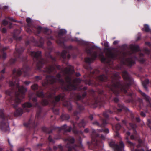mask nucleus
<instances>
[{
    "mask_svg": "<svg viewBox=\"0 0 151 151\" xmlns=\"http://www.w3.org/2000/svg\"><path fill=\"white\" fill-rule=\"evenodd\" d=\"M106 74H102L96 77H93V79L86 80V83L89 85L97 87L98 86L102 85V82H107L105 85V87L107 91L106 94L103 90L98 89L97 93L93 89L88 91V92L91 98L87 99L85 101L83 99L86 97L87 93L84 91L82 95L80 93L76 94L73 93L70 94L72 98L76 100L77 109L74 112L73 115L76 116V119L78 120L79 117L78 115L84 109L83 106L78 103L79 101L82 102L86 105L96 107L99 106L101 107L106 100L111 99L113 94L116 96L120 95L121 93L126 94L128 97L126 101L127 103H134L135 100L136 94L131 90H129L130 87L133 83V79L130 77L128 73L126 71L122 72V76L126 82H123L119 80L121 78L119 74L117 73L113 74L111 76L110 79L108 78V70H105Z\"/></svg>",
    "mask_w": 151,
    "mask_h": 151,
    "instance_id": "nucleus-1",
    "label": "nucleus"
},
{
    "mask_svg": "<svg viewBox=\"0 0 151 151\" xmlns=\"http://www.w3.org/2000/svg\"><path fill=\"white\" fill-rule=\"evenodd\" d=\"M30 70L29 66L26 64L23 65L22 69L19 68L17 70L14 69L13 70L12 80L10 81L9 82V86L12 87V89L6 90L5 93L6 103L11 104L15 109L24 98L25 93L27 91L25 88L23 86H19L18 77L22 73H24V76L27 75L28 73Z\"/></svg>",
    "mask_w": 151,
    "mask_h": 151,
    "instance_id": "nucleus-2",
    "label": "nucleus"
},
{
    "mask_svg": "<svg viewBox=\"0 0 151 151\" xmlns=\"http://www.w3.org/2000/svg\"><path fill=\"white\" fill-rule=\"evenodd\" d=\"M62 70L65 75H67L65 78L68 84H65L64 80L61 78V75L58 73L56 76V77L52 75H47L45 79L42 83L43 86L47 88L50 85L58 83L60 84L61 89L64 91L76 90L78 84L81 82V80L79 78H76L73 80V83H72V75L75 72L73 66L69 65Z\"/></svg>",
    "mask_w": 151,
    "mask_h": 151,
    "instance_id": "nucleus-3",
    "label": "nucleus"
},
{
    "mask_svg": "<svg viewBox=\"0 0 151 151\" xmlns=\"http://www.w3.org/2000/svg\"><path fill=\"white\" fill-rule=\"evenodd\" d=\"M71 123L73 126V128L71 126H68L66 124L61 126V127H54L53 128V129L56 131L57 132V134L55 137L54 139H63L66 143L65 147L67 149L66 151H72L73 150H76L78 146L76 144H74L75 139L73 137L69 136L66 138H63L62 134L60 133L61 130H63L65 133L67 132H70L72 130L73 132L75 134L79 135L78 142L80 143V146H82L81 144L82 139L80 135L83 136V132L81 131L78 130L76 126L79 127H84L86 125V122L83 119H82L79 123H75L73 121H72Z\"/></svg>",
    "mask_w": 151,
    "mask_h": 151,
    "instance_id": "nucleus-4",
    "label": "nucleus"
},
{
    "mask_svg": "<svg viewBox=\"0 0 151 151\" xmlns=\"http://www.w3.org/2000/svg\"><path fill=\"white\" fill-rule=\"evenodd\" d=\"M29 54L33 58V63L32 65H35L37 70H40L44 65H45L43 70V75L56 72L55 67L58 70L61 69L60 65H57L55 63L56 61V58L52 56L50 54H49L48 57L51 60L52 65L50 64V62L48 60L42 58L40 51H31Z\"/></svg>",
    "mask_w": 151,
    "mask_h": 151,
    "instance_id": "nucleus-5",
    "label": "nucleus"
},
{
    "mask_svg": "<svg viewBox=\"0 0 151 151\" xmlns=\"http://www.w3.org/2000/svg\"><path fill=\"white\" fill-rule=\"evenodd\" d=\"M37 96L32 98L33 101V104L29 102H26L22 104V107L26 111L29 112L30 111L28 108L31 107L33 106L37 109L36 115L35 120L32 119L31 118L29 119L28 122L24 123V125L27 128L28 133H29L32 130L34 131V133L38 129L37 127L39 124L38 120L42 118L41 114L42 112V106L40 104L37 102V97L44 98V95L42 91L40 92L39 91H36Z\"/></svg>",
    "mask_w": 151,
    "mask_h": 151,
    "instance_id": "nucleus-6",
    "label": "nucleus"
},
{
    "mask_svg": "<svg viewBox=\"0 0 151 151\" xmlns=\"http://www.w3.org/2000/svg\"><path fill=\"white\" fill-rule=\"evenodd\" d=\"M66 98V95L64 93H60L55 96L54 99L52 101L51 104L52 106V110L55 114L58 115L59 114V108L56 105L58 102L60 100L63 102V104L64 106L67 107L69 111H71L72 105L69 101L65 100Z\"/></svg>",
    "mask_w": 151,
    "mask_h": 151,
    "instance_id": "nucleus-7",
    "label": "nucleus"
},
{
    "mask_svg": "<svg viewBox=\"0 0 151 151\" xmlns=\"http://www.w3.org/2000/svg\"><path fill=\"white\" fill-rule=\"evenodd\" d=\"M122 112L129 114L130 111L122 103H118L116 107L112 106L110 109L104 112L103 116L105 118H109V114L114 113H119Z\"/></svg>",
    "mask_w": 151,
    "mask_h": 151,
    "instance_id": "nucleus-8",
    "label": "nucleus"
},
{
    "mask_svg": "<svg viewBox=\"0 0 151 151\" xmlns=\"http://www.w3.org/2000/svg\"><path fill=\"white\" fill-rule=\"evenodd\" d=\"M16 51L14 52V55L15 58H12L10 59L7 65L9 66L14 64L17 61H25L27 59V57L24 56L22 55L24 48L22 47L17 48V46L15 48Z\"/></svg>",
    "mask_w": 151,
    "mask_h": 151,
    "instance_id": "nucleus-9",
    "label": "nucleus"
},
{
    "mask_svg": "<svg viewBox=\"0 0 151 151\" xmlns=\"http://www.w3.org/2000/svg\"><path fill=\"white\" fill-rule=\"evenodd\" d=\"M12 118L10 116L5 115L3 110L0 109V129L2 131H9V128L8 120Z\"/></svg>",
    "mask_w": 151,
    "mask_h": 151,
    "instance_id": "nucleus-10",
    "label": "nucleus"
},
{
    "mask_svg": "<svg viewBox=\"0 0 151 151\" xmlns=\"http://www.w3.org/2000/svg\"><path fill=\"white\" fill-rule=\"evenodd\" d=\"M98 116L100 117L101 124H100L97 121H95L92 123L93 124L100 127L102 128L101 129H99L98 130V132H103L105 133H108L109 132V130L108 129L104 128V127L107 124V120L108 118H106L104 116V117L106 119H104L102 118L100 116V115H98Z\"/></svg>",
    "mask_w": 151,
    "mask_h": 151,
    "instance_id": "nucleus-11",
    "label": "nucleus"
},
{
    "mask_svg": "<svg viewBox=\"0 0 151 151\" xmlns=\"http://www.w3.org/2000/svg\"><path fill=\"white\" fill-rule=\"evenodd\" d=\"M90 131H92L91 134L92 140L94 142L95 144H96L97 143V140L96 138L97 137L100 138L103 140H104L105 139V137L104 135L97 133L95 129H92L91 130H89L88 128H87L84 130V132L86 133H88Z\"/></svg>",
    "mask_w": 151,
    "mask_h": 151,
    "instance_id": "nucleus-12",
    "label": "nucleus"
},
{
    "mask_svg": "<svg viewBox=\"0 0 151 151\" xmlns=\"http://www.w3.org/2000/svg\"><path fill=\"white\" fill-rule=\"evenodd\" d=\"M36 30L38 34H40L41 31L42 30L44 33L46 35V37L48 40H54L53 36L50 35L52 32L51 30L46 28H42L40 26H38L37 27Z\"/></svg>",
    "mask_w": 151,
    "mask_h": 151,
    "instance_id": "nucleus-13",
    "label": "nucleus"
},
{
    "mask_svg": "<svg viewBox=\"0 0 151 151\" xmlns=\"http://www.w3.org/2000/svg\"><path fill=\"white\" fill-rule=\"evenodd\" d=\"M109 146L112 148L114 151H121L124 147V144L122 141L119 142V145L116 143L115 142L111 140L109 143Z\"/></svg>",
    "mask_w": 151,
    "mask_h": 151,
    "instance_id": "nucleus-14",
    "label": "nucleus"
},
{
    "mask_svg": "<svg viewBox=\"0 0 151 151\" xmlns=\"http://www.w3.org/2000/svg\"><path fill=\"white\" fill-rule=\"evenodd\" d=\"M67 33L66 31L64 29H61L58 32V35L57 37V43L59 45H61L64 44V42L67 40L65 39V37H63Z\"/></svg>",
    "mask_w": 151,
    "mask_h": 151,
    "instance_id": "nucleus-15",
    "label": "nucleus"
},
{
    "mask_svg": "<svg viewBox=\"0 0 151 151\" xmlns=\"http://www.w3.org/2000/svg\"><path fill=\"white\" fill-rule=\"evenodd\" d=\"M122 54L123 57L121 58V62L123 64L131 67L135 64V62L133 60L132 57H129L125 58V56L126 54L125 52H123Z\"/></svg>",
    "mask_w": 151,
    "mask_h": 151,
    "instance_id": "nucleus-16",
    "label": "nucleus"
},
{
    "mask_svg": "<svg viewBox=\"0 0 151 151\" xmlns=\"http://www.w3.org/2000/svg\"><path fill=\"white\" fill-rule=\"evenodd\" d=\"M91 55V58L87 57L85 58L84 60L86 63L90 64L93 62L98 56L97 52L96 51L93 52Z\"/></svg>",
    "mask_w": 151,
    "mask_h": 151,
    "instance_id": "nucleus-17",
    "label": "nucleus"
},
{
    "mask_svg": "<svg viewBox=\"0 0 151 151\" xmlns=\"http://www.w3.org/2000/svg\"><path fill=\"white\" fill-rule=\"evenodd\" d=\"M138 91L141 94L146 101L148 102L147 106L151 108V101L150 97L144 93L142 92L139 89L138 90Z\"/></svg>",
    "mask_w": 151,
    "mask_h": 151,
    "instance_id": "nucleus-18",
    "label": "nucleus"
},
{
    "mask_svg": "<svg viewBox=\"0 0 151 151\" xmlns=\"http://www.w3.org/2000/svg\"><path fill=\"white\" fill-rule=\"evenodd\" d=\"M105 49L108 52L107 55L109 58L113 60H115L117 58V55L112 53L110 50L109 48H106Z\"/></svg>",
    "mask_w": 151,
    "mask_h": 151,
    "instance_id": "nucleus-19",
    "label": "nucleus"
},
{
    "mask_svg": "<svg viewBox=\"0 0 151 151\" xmlns=\"http://www.w3.org/2000/svg\"><path fill=\"white\" fill-rule=\"evenodd\" d=\"M23 111L22 109L19 108L16 110L14 114V115L15 116H21L23 113Z\"/></svg>",
    "mask_w": 151,
    "mask_h": 151,
    "instance_id": "nucleus-20",
    "label": "nucleus"
},
{
    "mask_svg": "<svg viewBox=\"0 0 151 151\" xmlns=\"http://www.w3.org/2000/svg\"><path fill=\"white\" fill-rule=\"evenodd\" d=\"M149 83V81L148 79H146L144 81H142V85L145 89V90L146 91H148V89L147 85Z\"/></svg>",
    "mask_w": 151,
    "mask_h": 151,
    "instance_id": "nucleus-21",
    "label": "nucleus"
},
{
    "mask_svg": "<svg viewBox=\"0 0 151 151\" xmlns=\"http://www.w3.org/2000/svg\"><path fill=\"white\" fill-rule=\"evenodd\" d=\"M53 149L55 151H63V147L61 144L54 146Z\"/></svg>",
    "mask_w": 151,
    "mask_h": 151,
    "instance_id": "nucleus-22",
    "label": "nucleus"
},
{
    "mask_svg": "<svg viewBox=\"0 0 151 151\" xmlns=\"http://www.w3.org/2000/svg\"><path fill=\"white\" fill-rule=\"evenodd\" d=\"M129 114L130 115L131 119L132 122H134V121H136L137 122H139L140 121V119L139 117H137L135 118L134 115L131 112H130Z\"/></svg>",
    "mask_w": 151,
    "mask_h": 151,
    "instance_id": "nucleus-23",
    "label": "nucleus"
},
{
    "mask_svg": "<svg viewBox=\"0 0 151 151\" xmlns=\"http://www.w3.org/2000/svg\"><path fill=\"white\" fill-rule=\"evenodd\" d=\"M138 141L139 144L137 145V148L135 149L134 151H145L143 149L139 148V147L141 146V145L143 143V141L140 139H138Z\"/></svg>",
    "mask_w": 151,
    "mask_h": 151,
    "instance_id": "nucleus-24",
    "label": "nucleus"
},
{
    "mask_svg": "<svg viewBox=\"0 0 151 151\" xmlns=\"http://www.w3.org/2000/svg\"><path fill=\"white\" fill-rule=\"evenodd\" d=\"M131 48L133 52H136L139 51V48L138 45H132Z\"/></svg>",
    "mask_w": 151,
    "mask_h": 151,
    "instance_id": "nucleus-25",
    "label": "nucleus"
},
{
    "mask_svg": "<svg viewBox=\"0 0 151 151\" xmlns=\"http://www.w3.org/2000/svg\"><path fill=\"white\" fill-rule=\"evenodd\" d=\"M143 31L146 32H150L151 34V29H150L149 26L147 24H145L144 25V28L142 29Z\"/></svg>",
    "mask_w": 151,
    "mask_h": 151,
    "instance_id": "nucleus-26",
    "label": "nucleus"
},
{
    "mask_svg": "<svg viewBox=\"0 0 151 151\" xmlns=\"http://www.w3.org/2000/svg\"><path fill=\"white\" fill-rule=\"evenodd\" d=\"M42 130L44 132L48 134L52 132V130L51 129L47 128L45 127H42Z\"/></svg>",
    "mask_w": 151,
    "mask_h": 151,
    "instance_id": "nucleus-27",
    "label": "nucleus"
},
{
    "mask_svg": "<svg viewBox=\"0 0 151 151\" xmlns=\"http://www.w3.org/2000/svg\"><path fill=\"white\" fill-rule=\"evenodd\" d=\"M121 127V125L119 123L116 124L115 126V128L116 129V130L115 131V132L116 133V136L118 137H119V134L118 131L120 129Z\"/></svg>",
    "mask_w": 151,
    "mask_h": 151,
    "instance_id": "nucleus-28",
    "label": "nucleus"
},
{
    "mask_svg": "<svg viewBox=\"0 0 151 151\" xmlns=\"http://www.w3.org/2000/svg\"><path fill=\"white\" fill-rule=\"evenodd\" d=\"M68 52L66 50H63L62 51L61 53L59 52L58 53V54H60V56L64 59H65L66 58V54Z\"/></svg>",
    "mask_w": 151,
    "mask_h": 151,
    "instance_id": "nucleus-29",
    "label": "nucleus"
},
{
    "mask_svg": "<svg viewBox=\"0 0 151 151\" xmlns=\"http://www.w3.org/2000/svg\"><path fill=\"white\" fill-rule=\"evenodd\" d=\"M70 118V116L68 114H63L60 116L61 119L63 120H68Z\"/></svg>",
    "mask_w": 151,
    "mask_h": 151,
    "instance_id": "nucleus-30",
    "label": "nucleus"
},
{
    "mask_svg": "<svg viewBox=\"0 0 151 151\" xmlns=\"http://www.w3.org/2000/svg\"><path fill=\"white\" fill-rule=\"evenodd\" d=\"M41 104L43 106H46L49 104V102L48 99H43L41 101Z\"/></svg>",
    "mask_w": 151,
    "mask_h": 151,
    "instance_id": "nucleus-31",
    "label": "nucleus"
},
{
    "mask_svg": "<svg viewBox=\"0 0 151 151\" xmlns=\"http://www.w3.org/2000/svg\"><path fill=\"white\" fill-rule=\"evenodd\" d=\"M2 24L4 26H6L9 24V27L11 28L12 27V25L11 23L8 22V21L5 20H4L2 22Z\"/></svg>",
    "mask_w": 151,
    "mask_h": 151,
    "instance_id": "nucleus-32",
    "label": "nucleus"
},
{
    "mask_svg": "<svg viewBox=\"0 0 151 151\" xmlns=\"http://www.w3.org/2000/svg\"><path fill=\"white\" fill-rule=\"evenodd\" d=\"M31 89L34 91H37L38 90L39 86L36 84H34L31 86Z\"/></svg>",
    "mask_w": 151,
    "mask_h": 151,
    "instance_id": "nucleus-33",
    "label": "nucleus"
},
{
    "mask_svg": "<svg viewBox=\"0 0 151 151\" xmlns=\"http://www.w3.org/2000/svg\"><path fill=\"white\" fill-rule=\"evenodd\" d=\"M5 73V69H4L0 72V80L1 81L4 78V74Z\"/></svg>",
    "mask_w": 151,
    "mask_h": 151,
    "instance_id": "nucleus-34",
    "label": "nucleus"
},
{
    "mask_svg": "<svg viewBox=\"0 0 151 151\" xmlns=\"http://www.w3.org/2000/svg\"><path fill=\"white\" fill-rule=\"evenodd\" d=\"M99 56L101 59V61L102 62H104L106 60V58L105 57L103 54L102 53L100 54L99 55Z\"/></svg>",
    "mask_w": 151,
    "mask_h": 151,
    "instance_id": "nucleus-35",
    "label": "nucleus"
},
{
    "mask_svg": "<svg viewBox=\"0 0 151 151\" xmlns=\"http://www.w3.org/2000/svg\"><path fill=\"white\" fill-rule=\"evenodd\" d=\"M129 125L131 128L134 131L137 127V125L134 122L130 123Z\"/></svg>",
    "mask_w": 151,
    "mask_h": 151,
    "instance_id": "nucleus-36",
    "label": "nucleus"
},
{
    "mask_svg": "<svg viewBox=\"0 0 151 151\" xmlns=\"http://www.w3.org/2000/svg\"><path fill=\"white\" fill-rule=\"evenodd\" d=\"M69 40L72 42L75 41L78 42H80V40L77 37L70 38L69 39Z\"/></svg>",
    "mask_w": 151,
    "mask_h": 151,
    "instance_id": "nucleus-37",
    "label": "nucleus"
},
{
    "mask_svg": "<svg viewBox=\"0 0 151 151\" xmlns=\"http://www.w3.org/2000/svg\"><path fill=\"white\" fill-rule=\"evenodd\" d=\"M86 51L87 54L91 55L93 53V51L91 49L87 48L86 49Z\"/></svg>",
    "mask_w": 151,
    "mask_h": 151,
    "instance_id": "nucleus-38",
    "label": "nucleus"
},
{
    "mask_svg": "<svg viewBox=\"0 0 151 151\" xmlns=\"http://www.w3.org/2000/svg\"><path fill=\"white\" fill-rule=\"evenodd\" d=\"M8 142L9 144V149L10 150H7V151H13L12 149L13 148V145L11 143L10 141L9 140V139H8Z\"/></svg>",
    "mask_w": 151,
    "mask_h": 151,
    "instance_id": "nucleus-39",
    "label": "nucleus"
},
{
    "mask_svg": "<svg viewBox=\"0 0 151 151\" xmlns=\"http://www.w3.org/2000/svg\"><path fill=\"white\" fill-rule=\"evenodd\" d=\"M42 79V77L41 76H36L35 77L34 80L35 81H38L39 80H41Z\"/></svg>",
    "mask_w": 151,
    "mask_h": 151,
    "instance_id": "nucleus-40",
    "label": "nucleus"
},
{
    "mask_svg": "<svg viewBox=\"0 0 151 151\" xmlns=\"http://www.w3.org/2000/svg\"><path fill=\"white\" fill-rule=\"evenodd\" d=\"M48 140L50 142L54 143L55 142V141L54 139L52 138V137L50 135H49L48 138Z\"/></svg>",
    "mask_w": 151,
    "mask_h": 151,
    "instance_id": "nucleus-41",
    "label": "nucleus"
},
{
    "mask_svg": "<svg viewBox=\"0 0 151 151\" xmlns=\"http://www.w3.org/2000/svg\"><path fill=\"white\" fill-rule=\"evenodd\" d=\"M145 52L148 55H150V50L147 48H145L144 49Z\"/></svg>",
    "mask_w": 151,
    "mask_h": 151,
    "instance_id": "nucleus-42",
    "label": "nucleus"
},
{
    "mask_svg": "<svg viewBox=\"0 0 151 151\" xmlns=\"http://www.w3.org/2000/svg\"><path fill=\"white\" fill-rule=\"evenodd\" d=\"M10 21L15 22H17V21L15 20L12 17H9L7 18Z\"/></svg>",
    "mask_w": 151,
    "mask_h": 151,
    "instance_id": "nucleus-43",
    "label": "nucleus"
},
{
    "mask_svg": "<svg viewBox=\"0 0 151 151\" xmlns=\"http://www.w3.org/2000/svg\"><path fill=\"white\" fill-rule=\"evenodd\" d=\"M87 87L86 86H85L83 88H82L81 87L79 88V90L81 91H85L87 89Z\"/></svg>",
    "mask_w": 151,
    "mask_h": 151,
    "instance_id": "nucleus-44",
    "label": "nucleus"
},
{
    "mask_svg": "<svg viewBox=\"0 0 151 151\" xmlns=\"http://www.w3.org/2000/svg\"><path fill=\"white\" fill-rule=\"evenodd\" d=\"M113 101L115 103H117L119 101V100L117 97H115L114 98Z\"/></svg>",
    "mask_w": 151,
    "mask_h": 151,
    "instance_id": "nucleus-45",
    "label": "nucleus"
},
{
    "mask_svg": "<svg viewBox=\"0 0 151 151\" xmlns=\"http://www.w3.org/2000/svg\"><path fill=\"white\" fill-rule=\"evenodd\" d=\"M40 42L41 43V46H42L44 43V40L43 38L42 37H40Z\"/></svg>",
    "mask_w": 151,
    "mask_h": 151,
    "instance_id": "nucleus-46",
    "label": "nucleus"
},
{
    "mask_svg": "<svg viewBox=\"0 0 151 151\" xmlns=\"http://www.w3.org/2000/svg\"><path fill=\"white\" fill-rule=\"evenodd\" d=\"M52 94L51 93H49L47 95V98L48 99H52Z\"/></svg>",
    "mask_w": 151,
    "mask_h": 151,
    "instance_id": "nucleus-47",
    "label": "nucleus"
},
{
    "mask_svg": "<svg viewBox=\"0 0 151 151\" xmlns=\"http://www.w3.org/2000/svg\"><path fill=\"white\" fill-rule=\"evenodd\" d=\"M31 19L29 18H26V21L27 22L28 24H29L30 23H31Z\"/></svg>",
    "mask_w": 151,
    "mask_h": 151,
    "instance_id": "nucleus-48",
    "label": "nucleus"
},
{
    "mask_svg": "<svg viewBox=\"0 0 151 151\" xmlns=\"http://www.w3.org/2000/svg\"><path fill=\"white\" fill-rule=\"evenodd\" d=\"M127 142L128 144H129L131 146H133L134 145V144L132 142H131L129 140H128L127 141Z\"/></svg>",
    "mask_w": 151,
    "mask_h": 151,
    "instance_id": "nucleus-49",
    "label": "nucleus"
},
{
    "mask_svg": "<svg viewBox=\"0 0 151 151\" xmlns=\"http://www.w3.org/2000/svg\"><path fill=\"white\" fill-rule=\"evenodd\" d=\"M140 115L142 117H145L146 116V114L143 111H141L140 112Z\"/></svg>",
    "mask_w": 151,
    "mask_h": 151,
    "instance_id": "nucleus-50",
    "label": "nucleus"
},
{
    "mask_svg": "<svg viewBox=\"0 0 151 151\" xmlns=\"http://www.w3.org/2000/svg\"><path fill=\"white\" fill-rule=\"evenodd\" d=\"M84 67L86 69L88 70L90 69L91 68L90 66L89 65H88L87 66L84 65Z\"/></svg>",
    "mask_w": 151,
    "mask_h": 151,
    "instance_id": "nucleus-51",
    "label": "nucleus"
},
{
    "mask_svg": "<svg viewBox=\"0 0 151 151\" xmlns=\"http://www.w3.org/2000/svg\"><path fill=\"white\" fill-rule=\"evenodd\" d=\"M2 32L3 33H5L6 32L7 30L6 28H3L1 29Z\"/></svg>",
    "mask_w": 151,
    "mask_h": 151,
    "instance_id": "nucleus-52",
    "label": "nucleus"
},
{
    "mask_svg": "<svg viewBox=\"0 0 151 151\" xmlns=\"http://www.w3.org/2000/svg\"><path fill=\"white\" fill-rule=\"evenodd\" d=\"M130 138L132 140H136V137L134 135H131L130 136Z\"/></svg>",
    "mask_w": 151,
    "mask_h": 151,
    "instance_id": "nucleus-53",
    "label": "nucleus"
},
{
    "mask_svg": "<svg viewBox=\"0 0 151 151\" xmlns=\"http://www.w3.org/2000/svg\"><path fill=\"white\" fill-rule=\"evenodd\" d=\"M43 145V144L42 143H40L38 144L37 146V148H40L42 147Z\"/></svg>",
    "mask_w": 151,
    "mask_h": 151,
    "instance_id": "nucleus-54",
    "label": "nucleus"
},
{
    "mask_svg": "<svg viewBox=\"0 0 151 151\" xmlns=\"http://www.w3.org/2000/svg\"><path fill=\"white\" fill-rule=\"evenodd\" d=\"M89 119L91 120L92 121L93 119V117L92 115H90L89 116Z\"/></svg>",
    "mask_w": 151,
    "mask_h": 151,
    "instance_id": "nucleus-55",
    "label": "nucleus"
},
{
    "mask_svg": "<svg viewBox=\"0 0 151 151\" xmlns=\"http://www.w3.org/2000/svg\"><path fill=\"white\" fill-rule=\"evenodd\" d=\"M29 44H30V42L29 41H27L25 42V45L27 46L29 45Z\"/></svg>",
    "mask_w": 151,
    "mask_h": 151,
    "instance_id": "nucleus-56",
    "label": "nucleus"
},
{
    "mask_svg": "<svg viewBox=\"0 0 151 151\" xmlns=\"http://www.w3.org/2000/svg\"><path fill=\"white\" fill-rule=\"evenodd\" d=\"M104 46L106 47H108L109 46V45L108 43L107 42H106L104 43Z\"/></svg>",
    "mask_w": 151,
    "mask_h": 151,
    "instance_id": "nucleus-57",
    "label": "nucleus"
},
{
    "mask_svg": "<svg viewBox=\"0 0 151 151\" xmlns=\"http://www.w3.org/2000/svg\"><path fill=\"white\" fill-rule=\"evenodd\" d=\"M47 44L48 46H50L52 44V42L48 40L47 42Z\"/></svg>",
    "mask_w": 151,
    "mask_h": 151,
    "instance_id": "nucleus-58",
    "label": "nucleus"
},
{
    "mask_svg": "<svg viewBox=\"0 0 151 151\" xmlns=\"http://www.w3.org/2000/svg\"><path fill=\"white\" fill-rule=\"evenodd\" d=\"M119 42V41L118 40L114 41L113 42V44L114 45H116L118 44Z\"/></svg>",
    "mask_w": 151,
    "mask_h": 151,
    "instance_id": "nucleus-59",
    "label": "nucleus"
},
{
    "mask_svg": "<svg viewBox=\"0 0 151 151\" xmlns=\"http://www.w3.org/2000/svg\"><path fill=\"white\" fill-rule=\"evenodd\" d=\"M18 151H24V149L23 148H19L18 150Z\"/></svg>",
    "mask_w": 151,
    "mask_h": 151,
    "instance_id": "nucleus-60",
    "label": "nucleus"
},
{
    "mask_svg": "<svg viewBox=\"0 0 151 151\" xmlns=\"http://www.w3.org/2000/svg\"><path fill=\"white\" fill-rule=\"evenodd\" d=\"M73 48V47L71 45H70L68 46L67 47V48L68 49L70 50L72 49Z\"/></svg>",
    "mask_w": 151,
    "mask_h": 151,
    "instance_id": "nucleus-61",
    "label": "nucleus"
},
{
    "mask_svg": "<svg viewBox=\"0 0 151 151\" xmlns=\"http://www.w3.org/2000/svg\"><path fill=\"white\" fill-rule=\"evenodd\" d=\"M145 44L147 45H148L150 47H151V44L150 42H145Z\"/></svg>",
    "mask_w": 151,
    "mask_h": 151,
    "instance_id": "nucleus-62",
    "label": "nucleus"
},
{
    "mask_svg": "<svg viewBox=\"0 0 151 151\" xmlns=\"http://www.w3.org/2000/svg\"><path fill=\"white\" fill-rule=\"evenodd\" d=\"M30 83V82L29 81H25L24 82V83L26 85H28Z\"/></svg>",
    "mask_w": 151,
    "mask_h": 151,
    "instance_id": "nucleus-63",
    "label": "nucleus"
},
{
    "mask_svg": "<svg viewBox=\"0 0 151 151\" xmlns=\"http://www.w3.org/2000/svg\"><path fill=\"white\" fill-rule=\"evenodd\" d=\"M26 31L27 32L29 33H30L31 32V30L30 28L27 29Z\"/></svg>",
    "mask_w": 151,
    "mask_h": 151,
    "instance_id": "nucleus-64",
    "label": "nucleus"
}]
</instances>
